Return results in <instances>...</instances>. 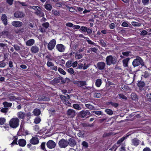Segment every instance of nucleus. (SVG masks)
Wrapping results in <instances>:
<instances>
[{"label":"nucleus","instance_id":"obj_1","mask_svg":"<svg viewBox=\"0 0 151 151\" xmlns=\"http://www.w3.org/2000/svg\"><path fill=\"white\" fill-rule=\"evenodd\" d=\"M117 59L114 56L109 55L107 56L106 58V61L107 65H114L117 63Z\"/></svg>","mask_w":151,"mask_h":151},{"label":"nucleus","instance_id":"obj_2","mask_svg":"<svg viewBox=\"0 0 151 151\" xmlns=\"http://www.w3.org/2000/svg\"><path fill=\"white\" fill-rule=\"evenodd\" d=\"M19 121L17 118H13L11 119L9 122L10 127L13 128H16L19 126Z\"/></svg>","mask_w":151,"mask_h":151},{"label":"nucleus","instance_id":"obj_3","mask_svg":"<svg viewBox=\"0 0 151 151\" xmlns=\"http://www.w3.org/2000/svg\"><path fill=\"white\" fill-rule=\"evenodd\" d=\"M140 65L143 66L144 65V63L142 58L138 56L133 61L132 65L134 67H135L138 66Z\"/></svg>","mask_w":151,"mask_h":151},{"label":"nucleus","instance_id":"obj_4","mask_svg":"<svg viewBox=\"0 0 151 151\" xmlns=\"http://www.w3.org/2000/svg\"><path fill=\"white\" fill-rule=\"evenodd\" d=\"M58 144L60 148H65L68 146V141L66 139H62L59 141Z\"/></svg>","mask_w":151,"mask_h":151},{"label":"nucleus","instance_id":"obj_5","mask_svg":"<svg viewBox=\"0 0 151 151\" xmlns=\"http://www.w3.org/2000/svg\"><path fill=\"white\" fill-rule=\"evenodd\" d=\"M52 82L54 83L60 84L64 83L65 82V81L61 76H60L58 77L55 78L52 81Z\"/></svg>","mask_w":151,"mask_h":151},{"label":"nucleus","instance_id":"obj_6","mask_svg":"<svg viewBox=\"0 0 151 151\" xmlns=\"http://www.w3.org/2000/svg\"><path fill=\"white\" fill-rule=\"evenodd\" d=\"M42 27H41L39 28L40 32L42 33H44L46 32V29L48 28L49 26V23L48 22L43 23L42 24Z\"/></svg>","mask_w":151,"mask_h":151},{"label":"nucleus","instance_id":"obj_7","mask_svg":"<svg viewBox=\"0 0 151 151\" xmlns=\"http://www.w3.org/2000/svg\"><path fill=\"white\" fill-rule=\"evenodd\" d=\"M95 66L96 68L99 70H104L106 66V64L103 61L99 62L97 63L96 66L95 65Z\"/></svg>","mask_w":151,"mask_h":151},{"label":"nucleus","instance_id":"obj_8","mask_svg":"<svg viewBox=\"0 0 151 151\" xmlns=\"http://www.w3.org/2000/svg\"><path fill=\"white\" fill-rule=\"evenodd\" d=\"M56 44V41L55 39L51 40L47 45L48 49L50 50H52L55 47Z\"/></svg>","mask_w":151,"mask_h":151},{"label":"nucleus","instance_id":"obj_9","mask_svg":"<svg viewBox=\"0 0 151 151\" xmlns=\"http://www.w3.org/2000/svg\"><path fill=\"white\" fill-rule=\"evenodd\" d=\"M66 115L69 118H72L76 116L75 111L73 109H69L67 111Z\"/></svg>","mask_w":151,"mask_h":151},{"label":"nucleus","instance_id":"obj_10","mask_svg":"<svg viewBox=\"0 0 151 151\" xmlns=\"http://www.w3.org/2000/svg\"><path fill=\"white\" fill-rule=\"evenodd\" d=\"M67 141L68 146L69 145L71 147H74L77 145L76 141L73 138H70Z\"/></svg>","mask_w":151,"mask_h":151},{"label":"nucleus","instance_id":"obj_11","mask_svg":"<svg viewBox=\"0 0 151 151\" xmlns=\"http://www.w3.org/2000/svg\"><path fill=\"white\" fill-rule=\"evenodd\" d=\"M14 15V17L16 18H22L24 17L25 14L23 12L18 11L15 12Z\"/></svg>","mask_w":151,"mask_h":151},{"label":"nucleus","instance_id":"obj_12","mask_svg":"<svg viewBox=\"0 0 151 151\" xmlns=\"http://www.w3.org/2000/svg\"><path fill=\"white\" fill-rule=\"evenodd\" d=\"M55 143L52 140H49L47 143V146L49 149H52L56 146Z\"/></svg>","mask_w":151,"mask_h":151},{"label":"nucleus","instance_id":"obj_13","mask_svg":"<svg viewBox=\"0 0 151 151\" xmlns=\"http://www.w3.org/2000/svg\"><path fill=\"white\" fill-rule=\"evenodd\" d=\"M74 83L76 84L78 86L82 87L86 85V81H76L73 82Z\"/></svg>","mask_w":151,"mask_h":151},{"label":"nucleus","instance_id":"obj_14","mask_svg":"<svg viewBox=\"0 0 151 151\" xmlns=\"http://www.w3.org/2000/svg\"><path fill=\"white\" fill-rule=\"evenodd\" d=\"M131 145L135 147H137L140 143V140L137 138H134L131 140Z\"/></svg>","mask_w":151,"mask_h":151},{"label":"nucleus","instance_id":"obj_15","mask_svg":"<svg viewBox=\"0 0 151 151\" xmlns=\"http://www.w3.org/2000/svg\"><path fill=\"white\" fill-rule=\"evenodd\" d=\"M39 47L36 45L32 46L30 49L32 53H37L39 52Z\"/></svg>","mask_w":151,"mask_h":151},{"label":"nucleus","instance_id":"obj_16","mask_svg":"<svg viewBox=\"0 0 151 151\" xmlns=\"http://www.w3.org/2000/svg\"><path fill=\"white\" fill-rule=\"evenodd\" d=\"M90 113L88 110H82L80 112L81 116L82 118H84L87 116L90 115Z\"/></svg>","mask_w":151,"mask_h":151},{"label":"nucleus","instance_id":"obj_17","mask_svg":"<svg viewBox=\"0 0 151 151\" xmlns=\"http://www.w3.org/2000/svg\"><path fill=\"white\" fill-rule=\"evenodd\" d=\"M12 24L13 26L19 27L22 25L23 23L22 22L19 21H15L12 22Z\"/></svg>","mask_w":151,"mask_h":151},{"label":"nucleus","instance_id":"obj_18","mask_svg":"<svg viewBox=\"0 0 151 151\" xmlns=\"http://www.w3.org/2000/svg\"><path fill=\"white\" fill-rule=\"evenodd\" d=\"M17 118L20 119H22V121H23L24 120L26 116V114L24 112H19L17 113Z\"/></svg>","mask_w":151,"mask_h":151},{"label":"nucleus","instance_id":"obj_19","mask_svg":"<svg viewBox=\"0 0 151 151\" xmlns=\"http://www.w3.org/2000/svg\"><path fill=\"white\" fill-rule=\"evenodd\" d=\"M56 49L60 52H64L65 50V47L62 44H58L56 46Z\"/></svg>","mask_w":151,"mask_h":151},{"label":"nucleus","instance_id":"obj_20","mask_svg":"<svg viewBox=\"0 0 151 151\" xmlns=\"http://www.w3.org/2000/svg\"><path fill=\"white\" fill-rule=\"evenodd\" d=\"M30 143L33 145H35L37 144L39 142L38 138L36 137H32L30 140Z\"/></svg>","mask_w":151,"mask_h":151},{"label":"nucleus","instance_id":"obj_21","mask_svg":"<svg viewBox=\"0 0 151 151\" xmlns=\"http://www.w3.org/2000/svg\"><path fill=\"white\" fill-rule=\"evenodd\" d=\"M1 19L4 25H6L7 24V18L5 14H3L2 15Z\"/></svg>","mask_w":151,"mask_h":151},{"label":"nucleus","instance_id":"obj_22","mask_svg":"<svg viewBox=\"0 0 151 151\" xmlns=\"http://www.w3.org/2000/svg\"><path fill=\"white\" fill-rule=\"evenodd\" d=\"M19 145L21 147H24L26 145V140L23 139H21L18 140Z\"/></svg>","mask_w":151,"mask_h":151},{"label":"nucleus","instance_id":"obj_23","mask_svg":"<svg viewBox=\"0 0 151 151\" xmlns=\"http://www.w3.org/2000/svg\"><path fill=\"white\" fill-rule=\"evenodd\" d=\"M130 60L129 58H125L122 60L123 66L124 67H126L128 66V63Z\"/></svg>","mask_w":151,"mask_h":151},{"label":"nucleus","instance_id":"obj_24","mask_svg":"<svg viewBox=\"0 0 151 151\" xmlns=\"http://www.w3.org/2000/svg\"><path fill=\"white\" fill-rule=\"evenodd\" d=\"M35 40L33 39H30L27 41L26 42V45L28 46H30L33 45L35 43Z\"/></svg>","mask_w":151,"mask_h":151},{"label":"nucleus","instance_id":"obj_25","mask_svg":"<svg viewBox=\"0 0 151 151\" xmlns=\"http://www.w3.org/2000/svg\"><path fill=\"white\" fill-rule=\"evenodd\" d=\"M131 53V52L129 51H126L125 52H122V54L123 55H121L120 57L122 58H124L125 57H127L129 56V54Z\"/></svg>","mask_w":151,"mask_h":151},{"label":"nucleus","instance_id":"obj_26","mask_svg":"<svg viewBox=\"0 0 151 151\" xmlns=\"http://www.w3.org/2000/svg\"><path fill=\"white\" fill-rule=\"evenodd\" d=\"M131 97L132 100L134 101L137 100L138 99V96L134 93H133L131 94Z\"/></svg>","mask_w":151,"mask_h":151},{"label":"nucleus","instance_id":"obj_27","mask_svg":"<svg viewBox=\"0 0 151 151\" xmlns=\"http://www.w3.org/2000/svg\"><path fill=\"white\" fill-rule=\"evenodd\" d=\"M60 98L63 101V103L65 104H66V103H68V104H70V103H68V99H67V98H66V97H65V96H64L61 95L60 96Z\"/></svg>","mask_w":151,"mask_h":151},{"label":"nucleus","instance_id":"obj_28","mask_svg":"<svg viewBox=\"0 0 151 151\" xmlns=\"http://www.w3.org/2000/svg\"><path fill=\"white\" fill-rule=\"evenodd\" d=\"M45 8L48 11H50L52 9V5L49 4H47V2L44 5Z\"/></svg>","mask_w":151,"mask_h":151},{"label":"nucleus","instance_id":"obj_29","mask_svg":"<svg viewBox=\"0 0 151 151\" xmlns=\"http://www.w3.org/2000/svg\"><path fill=\"white\" fill-rule=\"evenodd\" d=\"M14 139L13 141L11 143V144L12 147V146H14V145L18 144L17 143L18 137L16 136H14Z\"/></svg>","mask_w":151,"mask_h":151},{"label":"nucleus","instance_id":"obj_30","mask_svg":"<svg viewBox=\"0 0 151 151\" xmlns=\"http://www.w3.org/2000/svg\"><path fill=\"white\" fill-rule=\"evenodd\" d=\"M101 80L100 79H98L96 80L95 84L97 87H99L101 86Z\"/></svg>","mask_w":151,"mask_h":151},{"label":"nucleus","instance_id":"obj_31","mask_svg":"<svg viewBox=\"0 0 151 151\" xmlns=\"http://www.w3.org/2000/svg\"><path fill=\"white\" fill-rule=\"evenodd\" d=\"M127 137V136L125 137H123L122 138H120L118 140L117 142V144L119 145L125 139H126Z\"/></svg>","mask_w":151,"mask_h":151},{"label":"nucleus","instance_id":"obj_32","mask_svg":"<svg viewBox=\"0 0 151 151\" xmlns=\"http://www.w3.org/2000/svg\"><path fill=\"white\" fill-rule=\"evenodd\" d=\"M35 14L38 16H40L42 15L43 13L41 11V9L40 7L39 9L35 12Z\"/></svg>","mask_w":151,"mask_h":151},{"label":"nucleus","instance_id":"obj_33","mask_svg":"<svg viewBox=\"0 0 151 151\" xmlns=\"http://www.w3.org/2000/svg\"><path fill=\"white\" fill-rule=\"evenodd\" d=\"M145 85V83L143 81H140L138 82L137 86L139 87H143Z\"/></svg>","mask_w":151,"mask_h":151},{"label":"nucleus","instance_id":"obj_34","mask_svg":"<svg viewBox=\"0 0 151 151\" xmlns=\"http://www.w3.org/2000/svg\"><path fill=\"white\" fill-rule=\"evenodd\" d=\"M86 108L90 110H93L95 109L94 107L92 106L91 104H85Z\"/></svg>","mask_w":151,"mask_h":151},{"label":"nucleus","instance_id":"obj_35","mask_svg":"<svg viewBox=\"0 0 151 151\" xmlns=\"http://www.w3.org/2000/svg\"><path fill=\"white\" fill-rule=\"evenodd\" d=\"M83 147L85 148H86L88 147V143L85 141H83L81 144Z\"/></svg>","mask_w":151,"mask_h":151},{"label":"nucleus","instance_id":"obj_36","mask_svg":"<svg viewBox=\"0 0 151 151\" xmlns=\"http://www.w3.org/2000/svg\"><path fill=\"white\" fill-rule=\"evenodd\" d=\"M75 54L76 55L75 58L77 59H80L82 58L83 57L82 55L81 54H80L78 52H77Z\"/></svg>","mask_w":151,"mask_h":151},{"label":"nucleus","instance_id":"obj_37","mask_svg":"<svg viewBox=\"0 0 151 151\" xmlns=\"http://www.w3.org/2000/svg\"><path fill=\"white\" fill-rule=\"evenodd\" d=\"M58 70L60 73L61 74L63 75H65L66 74L65 72L63 69L60 68H58Z\"/></svg>","mask_w":151,"mask_h":151},{"label":"nucleus","instance_id":"obj_38","mask_svg":"<svg viewBox=\"0 0 151 151\" xmlns=\"http://www.w3.org/2000/svg\"><path fill=\"white\" fill-rule=\"evenodd\" d=\"M106 113L110 115H112L113 114V112L112 110L109 109H106L105 110Z\"/></svg>","mask_w":151,"mask_h":151},{"label":"nucleus","instance_id":"obj_39","mask_svg":"<svg viewBox=\"0 0 151 151\" xmlns=\"http://www.w3.org/2000/svg\"><path fill=\"white\" fill-rule=\"evenodd\" d=\"M34 114L35 115H39L40 114V110L38 109H35L34 111Z\"/></svg>","mask_w":151,"mask_h":151},{"label":"nucleus","instance_id":"obj_40","mask_svg":"<svg viewBox=\"0 0 151 151\" xmlns=\"http://www.w3.org/2000/svg\"><path fill=\"white\" fill-rule=\"evenodd\" d=\"M131 23L132 25L134 26L139 27L141 25L140 23L135 22H132Z\"/></svg>","mask_w":151,"mask_h":151},{"label":"nucleus","instance_id":"obj_41","mask_svg":"<svg viewBox=\"0 0 151 151\" xmlns=\"http://www.w3.org/2000/svg\"><path fill=\"white\" fill-rule=\"evenodd\" d=\"M79 104H73V108L76 109L80 110L81 109V107L79 106Z\"/></svg>","mask_w":151,"mask_h":151},{"label":"nucleus","instance_id":"obj_42","mask_svg":"<svg viewBox=\"0 0 151 151\" xmlns=\"http://www.w3.org/2000/svg\"><path fill=\"white\" fill-rule=\"evenodd\" d=\"M6 122V119L4 118H0V125H3Z\"/></svg>","mask_w":151,"mask_h":151},{"label":"nucleus","instance_id":"obj_43","mask_svg":"<svg viewBox=\"0 0 151 151\" xmlns=\"http://www.w3.org/2000/svg\"><path fill=\"white\" fill-rule=\"evenodd\" d=\"M41 120L40 118L38 117H36L34 119V123L36 124H37L39 123Z\"/></svg>","mask_w":151,"mask_h":151},{"label":"nucleus","instance_id":"obj_44","mask_svg":"<svg viewBox=\"0 0 151 151\" xmlns=\"http://www.w3.org/2000/svg\"><path fill=\"white\" fill-rule=\"evenodd\" d=\"M119 98L125 100H127V98L123 94H119Z\"/></svg>","mask_w":151,"mask_h":151},{"label":"nucleus","instance_id":"obj_45","mask_svg":"<svg viewBox=\"0 0 151 151\" xmlns=\"http://www.w3.org/2000/svg\"><path fill=\"white\" fill-rule=\"evenodd\" d=\"M45 142H43L41 143V148L44 151H46V150L45 148Z\"/></svg>","mask_w":151,"mask_h":151},{"label":"nucleus","instance_id":"obj_46","mask_svg":"<svg viewBox=\"0 0 151 151\" xmlns=\"http://www.w3.org/2000/svg\"><path fill=\"white\" fill-rule=\"evenodd\" d=\"M39 8H40V7L39 6H30L29 7V8L35 10H36V11L37 10H38V8L39 9Z\"/></svg>","mask_w":151,"mask_h":151},{"label":"nucleus","instance_id":"obj_47","mask_svg":"<svg viewBox=\"0 0 151 151\" xmlns=\"http://www.w3.org/2000/svg\"><path fill=\"white\" fill-rule=\"evenodd\" d=\"M91 112L94 113L95 114L98 116H99L101 115L102 113V112L101 111H92Z\"/></svg>","mask_w":151,"mask_h":151},{"label":"nucleus","instance_id":"obj_48","mask_svg":"<svg viewBox=\"0 0 151 151\" xmlns=\"http://www.w3.org/2000/svg\"><path fill=\"white\" fill-rule=\"evenodd\" d=\"M141 32L140 35L141 36H145L148 33L145 30H143Z\"/></svg>","mask_w":151,"mask_h":151},{"label":"nucleus","instance_id":"obj_49","mask_svg":"<svg viewBox=\"0 0 151 151\" xmlns=\"http://www.w3.org/2000/svg\"><path fill=\"white\" fill-rule=\"evenodd\" d=\"M72 65V62L71 61H68L66 63V66L67 68H69Z\"/></svg>","mask_w":151,"mask_h":151},{"label":"nucleus","instance_id":"obj_50","mask_svg":"<svg viewBox=\"0 0 151 151\" xmlns=\"http://www.w3.org/2000/svg\"><path fill=\"white\" fill-rule=\"evenodd\" d=\"M50 100L49 98L45 96H43L40 99V100H43L45 101H49Z\"/></svg>","mask_w":151,"mask_h":151},{"label":"nucleus","instance_id":"obj_51","mask_svg":"<svg viewBox=\"0 0 151 151\" xmlns=\"http://www.w3.org/2000/svg\"><path fill=\"white\" fill-rule=\"evenodd\" d=\"M67 71L70 74H73L74 72L73 69L72 68H70L67 69Z\"/></svg>","mask_w":151,"mask_h":151},{"label":"nucleus","instance_id":"obj_52","mask_svg":"<svg viewBox=\"0 0 151 151\" xmlns=\"http://www.w3.org/2000/svg\"><path fill=\"white\" fill-rule=\"evenodd\" d=\"M150 0H142V3L144 5H146L148 4Z\"/></svg>","mask_w":151,"mask_h":151},{"label":"nucleus","instance_id":"obj_53","mask_svg":"<svg viewBox=\"0 0 151 151\" xmlns=\"http://www.w3.org/2000/svg\"><path fill=\"white\" fill-rule=\"evenodd\" d=\"M150 75V73L146 71L144 73V76L145 78H147Z\"/></svg>","mask_w":151,"mask_h":151},{"label":"nucleus","instance_id":"obj_54","mask_svg":"<svg viewBox=\"0 0 151 151\" xmlns=\"http://www.w3.org/2000/svg\"><path fill=\"white\" fill-rule=\"evenodd\" d=\"M52 14L58 16L59 15V13L58 11L55 10H52Z\"/></svg>","mask_w":151,"mask_h":151},{"label":"nucleus","instance_id":"obj_55","mask_svg":"<svg viewBox=\"0 0 151 151\" xmlns=\"http://www.w3.org/2000/svg\"><path fill=\"white\" fill-rule=\"evenodd\" d=\"M13 47L14 49L17 51H18L20 50V47L17 45H13Z\"/></svg>","mask_w":151,"mask_h":151},{"label":"nucleus","instance_id":"obj_56","mask_svg":"<svg viewBox=\"0 0 151 151\" xmlns=\"http://www.w3.org/2000/svg\"><path fill=\"white\" fill-rule=\"evenodd\" d=\"M8 111V108L7 107H4L1 110V112L3 113L7 112Z\"/></svg>","mask_w":151,"mask_h":151},{"label":"nucleus","instance_id":"obj_57","mask_svg":"<svg viewBox=\"0 0 151 151\" xmlns=\"http://www.w3.org/2000/svg\"><path fill=\"white\" fill-rule=\"evenodd\" d=\"M93 96L96 98H100L101 96V94L100 93H95L94 94Z\"/></svg>","mask_w":151,"mask_h":151},{"label":"nucleus","instance_id":"obj_58","mask_svg":"<svg viewBox=\"0 0 151 151\" xmlns=\"http://www.w3.org/2000/svg\"><path fill=\"white\" fill-rule=\"evenodd\" d=\"M100 43H101V45L104 47H105L106 45V43L103 40H100Z\"/></svg>","mask_w":151,"mask_h":151},{"label":"nucleus","instance_id":"obj_59","mask_svg":"<svg viewBox=\"0 0 151 151\" xmlns=\"http://www.w3.org/2000/svg\"><path fill=\"white\" fill-rule=\"evenodd\" d=\"M88 39L86 40L87 42L89 44L92 45H95V44L93 42L90 40L88 38H87Z\"/></svg>","mask_w":151,"mask_h":151},{"label":"nucleus","instance_id":"obj_60","mask_svg":"<svg viewBox=\"0 0 151 151\" xmlns=\"http://www.w3.org/2000/svg\"><path fill=\"white\" fill-rule=\"evenodd\" d=\"M109 27L110 29H114L115 27V25L114 23H111L109 25Z\"/></svg>","mask_w":151,"mask_h":151},{"label":"nucleus","instance_id":"obj_61","mask_svg":"<svg viewBox=\"0 0 151 151\" xmlns=\"http://www.w3.org/2000/svg\"><path fill=\"white\" fill-rule=\"evenodd\" d=\"M87 27H86L83 26L81 28L80 30H81L83 32H86V31H87Z\"/></svg>","mask_w":151,"mask_h":151},{"label":"nucleus","instance_id":"obj_62","mask_svg":"<svg viewBox=\"0 0 151 151\" xmlns=\"http://www.w3.org/2000/svg\"><path fill=\"white\" fill-rule=\"evenodd\" d=\"M92 29H90L88 28H87V31H86V32L87 33L88 35H90L92 32Z\"/></svg>","mask_w":151,"mask_h":151},{"label":"nucleus","instance_id":"obj_63","mask_svg":"<svg viewBox=\"0 0 151 151\" xmlns=\"http://www.w3.org/2000/svg\"><path fill=\"white\" fill-rule=\"evenodd\" d=\"M47 65L48 67H50L53 66L54 65L51 62L48 61L47 63Z\"/></svg>","mask_w":151,"mask_h":151},{"label":"nucleus","instance_id":"obj_64","mask_svg":"<svg viewBox=\"0 0 151 151\" xmlns=\"http://www.w3.org/2000/svg\"><path fill=\"white\" fill-rule=\"evenodd\" d=\"M122 26L125 27H128V24L126 22H123L122 24Z\"/></svg>","mask_w":151,"mask_h":151}]
</instances>
